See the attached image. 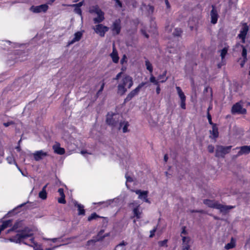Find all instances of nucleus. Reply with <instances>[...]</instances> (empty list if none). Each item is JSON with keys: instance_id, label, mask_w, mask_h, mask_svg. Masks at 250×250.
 I'll use <instances>...</instances> for the list:
<instances>
[{"instance_id": "f257e3e1", "label": "nucleus", "mask_w": 250, "mask_h": 250, "mask_svg": "<svg viewBox=\"0 0 250 250\" xmlns=\"http://www.w3.org/2000/svg\"><path fill=\"white\" fill-rule=\"evenodd\" d=\"M11 232H15L16 235L10 238V241L16 243H23L33 247L34 250H42V247L35 242L32 237V230L24 227L22 221L16 222L12 228L7 230L6 233Z\"/></svg>"}, {"instance_id": "f03ea898", "label": "nucleus", "mask_w": 250, "mask_h": 250, "mask_svg": "<svg viewBox=\"0 0 250 250\" xmlns=\"http://www.w3.org/2000/svg\"><path fill=\"white\" fill-rule=\"evenodd\" d=\"M133 84V82L132 78L128 75L125 76L122 79L121 82L117 86V93L121 95H124L127 91V88L125 87V86L129 89L132 87Z\"/></svg>"}, {"instance_id": "7ed1b4c3", "label": "nucleus", "mask_w": 250, "mask_h": 250, "mask_svg": "<svg viewBox=\"0 0 250 250\" xmlns=\"http://www.w3.org/2000/svg\"><path fill=\"white\" fill-rule=\"evenodd\" d=\"M204 203L209 207L219 209L222 212H226L234 208L233 206H223L219 204L216 201L208 199L205 200Z\"/></svg>"}, {"instance_id": "20e7f679", "label": "nucleus", "mask_w": 250, "mask_h": 250, "mask_svg": "<svg viewBox=\"0 0 250 250\" xmlns=\"http://www.w3.org/2000/svg\"><path fill=\"white\" fill-rule=\"evenodd\" d=\"M129 207L131 209L133 216L136 220L140 219L143 215V209L140 205L136 201H133L129 204Z\"/></svg>"}, {"instance_id": "39448f33", "label": "nucleus", "mask_w": 250, "mask_h": 250, "mask_svg": "<svg viewBox=\"0 0 250 250\" xmlns=\"http://www.w3.org/2000/svg\"><path fill=\"white\" fill-rule=\"evenodd\" d=\"M89 12L96 14L97 17L94 18V23H100L103 21L104 19V12L97 5L92 6L89 9Z\"/></svg>"}, {"instance_id": "423d86ee", "label": "nucleus", "mask_w": 250, "mask_h": 250, "mask_svg": "<svg viewBox=\"0 0 250 250\" xmlns=\"http://www.w3.org/2000/svg\"><path fill=\"white\" fill-rule=\"evenodd\" d=\"M120 115L112 113H108L106 117V123L108 125H111L113 128L116 129L118 125Z\"/></svg>"}, {"instance_id": "0eeeda50", "label": "nucleus", "mask_w": 250, "mask_h": 250, "mask_svg": "<svg viewBox=\"0 0 250 250\" xmlns=\"http://www.w3.org/2000/svg\"><path fill=\"white\" fill-rule=\"evenodd\" d=\"M243 102L240 101L234 104L231 108L232 114H244L247 112L246 108L243 107Z\"/></svg>"}, {"instance_id": "6e6552de", "label": "nucleus", "mask_w": 250, "mask_h": 250, "mask_svg": "<svg viewBox=\"0 0 250 250\" xmlns=\"http://www.w3.org/2000/svg\"><path fill=\"white\" fill-rule=\"evenodd\" d=\"M231 148V146H218L216 147L215 156L217 157H223L226 154L229 153Z\"/></svg>"}, {"instance_id": "1a4fd4ad", "label": "nucleus", "mask_w": 250, "mask_h": 250, "mask_svg": "<svg viewBox=\"0 0 250 250\" xmlns=\"http://www.w3.org/2000/svg\"><path fill=\"white\" fill-rule=\"evenodd\" d=\"M146 83V82H142L140 83L138 86L135 88L134 90L131 91L126 96L125 99V102H127L131 100V99L135 96L137 95L139 92L140 89Z\"/></svg>"}, {"instance_id": "9d476101", "label": "nucleus", "mask_w": 250, "mask_h": 250, "mask_svg": "<svg viewBox=\"0 0 250 250\" xmlns=\"http://www.w3.org/2000/svg\"><path fill=\"white\" fill-rule=\"evenodd\" d=\"M95 32L101 37H104L105 33L108 31L109 28L102 24H98L93 28Z\"/></svg>"}, {"instance_id": "9b49d317", "label": "nucleus", "mask_w": 250, "mask_h": 250, "mask_svg": "<svg viewBox=\"0 0 250 250\" xmlns=\"http://www.w3.org/2000/svg\"><path fill=\"white\" fill-rule=\"evenodd\" d=\"M48 8L47 4H42L39 6H32L30 10L33 13H38L41 12H45Z\"/></svg>"}, {"instance_id": "f8f14e48", "label": "nucleus", "mask_w": 250, "mask_h": 250, "mask_svg": "<svg viewBox=\"0 0 250 250\" xmlns=\"http://www.w3.org/2000/svg\"><path fill=\"white\" fill-rule=\"evenodd\" d=\"M136 194L138 195V198L144 202L150 203V201L147 198L148 192L145 190H136L134 191Z\"/></svg>"}, {"instance_id": "ddd939ff", "label": "nucleus", "mask_w": 250, "mask_h": 250, "mask_svg": "<svg viewBox=\"0 0 250 250\" xmlns=\"http://www.w3.org/2000/svg\"><path fill=\"white\" fill-rule=\"evenodd\" d=\"M53 243L54 246L53 248H46L45 250H54L56 248L59 247L64 244V241L62 238H55L50 240Z\"/></svg>"}, {"instance_id": "4468645a", "label": "nucleus", "mask_w": 250, "mask_h": 250, "mask_svg": "<svg viewBox=\"0 0 250 250\" xmlns=\"http://www.w3.org/2000/svg\"><path fill=\"white\" fill-rule=\"evenodd\" d=\"M35 161H39L48 155V153L42 150L35 151L33 153Z\"/></svg>"}, {"instance_id": "2eb2a0df", "label": "nucleus", "mask_w": 250, "mask_h": 250, "mask_svg": "<svg viewBox=\"0 0 250 250\" xmlns=\"http://www.w3.org/2000/svg\"><path fill=\"white\" fill-rule=\"evenodd\" d=\"M249 30L248 26L245 23L243 25L242 28L238 35V37L242 40V42L245 43V38Z\"/></svg>"}, {"instance_id": "dca6fc26", "label": "nucleus", "mask_w": 250, "mask_h": 250, "mask_svg": "<svg viewBox=\"0 0 250 250\" xmlns=\"http://www.w3.org/2000/svg\"><path fill=\"white\" fill-rule=\"evenodd\" d=\"M129 125V124L128 122L124 121L120 123L116 129H118V130L122 129L123 133H126L129 131V129H128Z\"/></svg>"}, {"instance_id": "f3484780", "label": "nucleus", "mask_w": 250, "mask_h": 250, "mask_svg": "<svg viewBox=\"0 0 250 250\" xmlns=\"http://www.w3.org/2000/svg\"><path fill=\"white\" fill-rule=\"evenodd\" d=\"M112 30L114 34H119L121 30V21L120 19L114 21L112 26Z\"/></svg>"}, {"instance_id": "a211bd4d", "label": "nucleus", "mask_w": 250, "mask_h": 250, "mask_svg": "<svg viewBox=\"0 0 250 250\" xmlns=\"http://www.w3.org/2000/svg\"><path fill=\"white\" fill-rule=\"evenodd\" d=\"M60 144L59 143L56 142L53 146L52 148L55 153L59 155H62L65 153V149L61 147Z\"/></svg>"}, {"instance_id": "6ab92c4d", "label": "nucleus", "mask_w": 250, "mask_h": 250, "mask_svg": "<svg viewBox=\"0 0 250 250\" xmlns=\"http://www.w3.org/2000/svg\"><path fill=\"white\" fill-rule=\"evenodd\" d=\"M210 17L211 22L212 24L216 23L218 18V15L214 6H212V9L210 12Z\"/></svg>"}, {"instance_id": "aec40b11", "label": "nucleus", "mask_w": 250, "mask_h": 250, "mask_svg": "<svg viewBox=\"0 0 250 250\" xmlns=\"http://www.w3.org/2000/svg\"><path fill=\"white\" fill-rule=\"evenodd\" d=\"M183 241V250H189V243L190 241L189 237L186 236H182Z\"/></svg>"}, {"instance_id": "412c9836", "label": "nucleus", "mask_w": 250, "mask_h": 250, "mask_svg": "<svg viewBox=\"0 0 250 250\" xmlns=\"http://www.w3.org/2000/svg\"><path fill=\"white\" fill-rule=\"evenodd\" d=\"M83 36V32L78 31L75 33L73 39L68 42V44H72L76 42L79 41Z\"/></svg>"}, {"instance_id": "4be33fe9", "label": "nucleus", "mask_w": 250, "mask_h": 250, "mask_svg": "<svg viewBox=\"0 0 250 250\" xmlns=\"http://www.w3.org/2000/svg\"><path fill=\"white\" fill-rule=\"evenodd\" d=\"M110 56L114 63H117L119 62V58L118 57V52L115 48L114 44L113 45L112 52L110 54Z\"/></svg>"}, {"instance_id": "5701e85b", "label": "nucleus", "mask_w": 250, "mask_h": 250, "mask_svg": "<svg viewBox=\"0 0 250 250\" xmlns=\"http://www.w3.org/2000/svg\"><path fill=\"white\" fill-rule=\"evenodd\" d=\"M210 133L211 138L216 139L218 137L219 132L216 125H213L212 129L210 130Z\"/></svg>"}, {"instance_id": "b1692460", "label": "nucleus", "mask_w": 250, "mask_h": 250, "mask_svg": "<svg viewBox=\"0 0 250 250\" xmlns=\"http://www.w3.org/2000/svg\"><path fill=\"white\" fill-rule=\"evenodd\" d=\"M58 191L61 196V197L59 198L58 200V202L61 204H65L66 201L65 200V195L63 192V189L62 188H60L58 189Z\"/></svg>"}, {"instance_id": "393cba45", "label": "nucleus", "mask_w": 250, "mask_h": 250, "mask_svg": "<svg viewBox=\"0 0 250 250\" xmlns=\"http://www.w3.org/2000/svg\"><path fill=\"white\" fill-rule=\"evenodd\" d=\"M240 150L238 153V155L240 156L244 154H248L250 152V146H245L241 147Z\"/></svg>"}, {"instance_id": "a878e982", "label": "nucleus", "mask_w": 250, "mask_h": 250, "mask_svg": "<svg viewBox=\"0 0 250 250\" xmlns=\"http://www.w3.org/2000/svg\"><path fill=\"white\" fill-rule=\"evenodd\" d=\"M11 225V220H9L5 221H4L2 225L0 226V234L1 231L3 230L4 229H6Z\"/></svg>"}, {"instance_id": "bb28decb", "label": "nucleus", "mask_w": 250, "mask_h": 250, "mask_svg": "<svg viewBox=\"0 0 250 250\" xmlns=\"http://www.w3.org/2000/svg\"><path fill=\"white\" fill-rule=\"evenodd\" d=\"M74 204L75 206H77L78 208V214L79 215H84L85 214V210L84 209V207L83 205L81 204H78L76 201L74 202Z\"/></svg>"}, {"instance_id": "cd10ccee", "label": "nucleus", "mask_w": 250, "mask_h": 250, "mask_svg": "<svg viewBox=\"0 0 250 250\" xmlns=\"http://www.w3.org/2000/svg\"><path fill=\"white\" fill-rule=\"evenodd\" d=\"M176 89L180 100H186V96L185 95L184 92L182 91L181 88L179 86H176Z\"/></svg>"}, {"instance_id": "c85d7f7f", "label": "nucleus", "mask_w": 250, "mask_h": 250, "mask_svg": "<svg viewBox=\"0 0 250 250\" xmlns=\"http://www.w3.org/2000/svg\"><path fill=\"white\" fill-rule=\"evenodd\" d=\"M167 71H165L162 75L158 76V81H159V83H164L167 79V77H166Z\"/></svg>"}, {"instance_id": "c756f323", "label": "nucleus", "mask_w": 250, "mask_h": 250, "mask_svg": "<svg viewBox=\"0 0 250 250\" xmlns=\"http://www.w3.org/2000/svg\"><path fill=\"white\" fill-rule=\"evenodd\" d=\"M235 246V241L233 238H231V241L229 243L226 245L225 248L226 250H229L233 248Z\"/></svg>"}, {"instance_id": "7c9ffc66", "label": "nucleus", "mask_w": 250, "mask_h": 250, "mask_svg": "<svg viewBox=\"0 0 250 250\" xmlns=\"http://www.w3.org/2000/svg\"><path fill=\"white\" fill-rule=\"evenodd\" d=\"M228 48V46H225L222 50H220V56L221 57L222 61L225 58L226 55L227 54Z\"/></svg>"}, {"instance_id": "2f4dec72", "label": "nucleus", "mask_w": 250, "mask_h": 250, "mask_svg": "<svg viewBox=\"0 0 250 250\" xmlns=\"http://www.w3.org/2000/svg\"><path fill=\"white\" fill-rule=\"evenodd\" d=\"M126 245V243L123 242L116 246L115 247V250H126L125 249V245Z\"/></svg>"}, {"instance_id": "473e14b6", "label": "nucleus", "mask_w": 250, "mask_h": 250, "mask_svg": "<svg viewBox=\"0 0 250 250\" xmlns=\"http://www.w3.org/2000/svg\"><path fill=\"white\" fill-rule=\"evenodd\" d=\"M145 64L146 67V69L149 71L150 74L152 73L153 71V67L151 63L149 62L148 60H146L145 61Z\"/></svg>"}, {"instance_id": "72a5a7b5", "label": "nucleus", "mask_w": 250, "mask_h": 250, "mask_svg": "<svg viewBox=\"0 0 250 250\" xmlns=\"http://www.w3.org/2000/svg\"><path fill=\"white\" fill-rule=\"evenodd\" d=\"M39 197L42 199L45 200L47 198V192L46 191L42 190L39 193Z\"/></svg>"}, {"instance_id": "f704fd0d", "label": "nucleus", "mask_w": 250, "mask_h": 250, "mask_svg": "<svg viewBox=\"0 0 250 250\" xmlns=\"http://www.w3.org/2000/svg\"><path fill=\"white\" fill-rule=\"evenodd\" d=\"M150 77L149 79V81L151 83H154L155 85H158L159 81L156 80L155 77L152 75V73L150 74Z\"/></svg>"}, {"instance_id": "c9c22d12", "label": "nucleus", "mask_w": 250, "mask_h": 250, "mask_svg": "<svg viewBox=\"0 0 250 250\" xmlns=\"http://www.w3.org/2000/svg\"><path fill=\"white\" fill-rule=\"evenodd\" d=\"M6 160L7 162L10 164H12L13 163L15 164V165L17 164L12 155L7 157Z\"/></svg>"}, {"instance_id": "e433bc0d", "label": "nucleus", "mask_w": 250, "mask_h": 250, "mask_svg": "<svg viewBox=\"0 0 250 250\" xmlns=\"http://www.w3.org/2000/svg\"><path fill=\"white\" fill-rule=\"evenodd\" d=\"M241 47L242 48V55L244 59H245V60H247V50H246V48L243 45H241Z\"/></svg>"}, {"instance_id": "4c0bfd02", "label": "nucleus", "mask_w": 250, "mask_h": 250, "mask_svg": "<svg viewBox=\"0 0 250 250\" xmlns=\"http://www.w3.org/2000/svg\"><path fill=\"white\" fill-rule=\"evenodd\" d=\"M99 216L96 213H94L91 214V215L88 217V220L91 221L93 219H96Z\"/></svg>"}, {"instance_id": "58836bf2", "label": "nucleus", "mask_w": 250, "mask_h": 250, "mask_svg": "<svg viewBox=\"0 0 250 250\" xmlns=\"http://www.w3.org/2000/svg\"><path fill=\"white\" fill-rule=\"evenodd\" d=\"M167 240H164L163 241H159L158 242V244L160 247H164V246L167 247Z\"/></svg>"}, {"instance_id": "ea45409f", "label": "nucleus", "mask_w": 250, "mask_h": 250, "mask_svg": "<svg viewBox=\"0 0 250 250\" xmlns=\"http://www.w3.org/2000/svg\"><path fill=\"white\" fill-rule=\"evenodd\" d=\"M104 232L103 230H101L100 231L98 235V238L97 239V241H99L100 240L102 239V238H104L106 235H102L103 233Z\"/></svg>"}, {"instance_id": "a19ab883", "label": "nucleus", "mask_w": 250, "mask_h": 250, "mask_svg": "<svg viewBox=\"0 0 250 250\" xmlns=\"http://www.w3.org/2000/svg\"><path fill=\"white\" fill-rule=\"evenodd\" d=\"M44 239H45L47 241V246H50L51 247L50 248H53V247L54 246V243H53L51 241H50V240L51 239H45V238H44Z\"/></svg>"}, {"instance_id": "79ce46f5", "label": "nucleus", "mask_w": 250, "mask_h": 250, "mask_svg": "<svg viewBox=\"0 0 250 250\" xmlns=\"http://www.w3.org/2000/svg\"><path fill=\"white\" fill-rule=\"evenodd\" d=\"M156 230H157V228L155 227V228H154V229H153L150 230V235H149L150 238H152L154 236Z\"/></svg>"}, {"instance_id": "37998d69", "label": "nucleus", "mask_w": 250, "mask_h": 250, "mask_svg": "<svg viewBox=\"0 0 250 250\" xmlns=\"http://www.w3.org/2000/svg\"><path fill=\"white\" fill-rule=\"evenodd\" d=\"M180 106L182 109H185L186 108V100H181Z\"/></svg>"}, {"instance_id": "c03bdc74", "label": "nucleus", "mask_w": 250, "mask_h": 250, "mask_svg": "<svg viewBox=\"0 0 250 250\" xmlns=\"http://www.w3.org/2000/svg\"><path fill=\"white\" fill-rule=\"evenodd\" d=\"M181 32H182V31L180 29L176 28V29H175V32L173 33V34L175 36H178L181 34Z\"/></svg>"}, {"instance_id": "a18cd8bd", "label": "nucleus", "mask_w": 250, "mask_h": 250, "mask_svg": "<svg viewBox=\"0 0 250 250\" xmlns=\"http://www.w3.org/2000/svg\"><path fill=\"white\" fill-rule=\"evenodd\" d=\"M75 7V8L74 9L75 12L80 15H81L82 11H81L80 8L77 7Z\"/></svg>"}, {"instance_id": "49530a36", "label": "nucleus", "mask_w": 250, "mask_h": 250, "mask_svg": "<svg viewBox=\"0 0 250 250\" xmlns=\"http://www.w3.org/2000/svg\"><path fill=\"white\" fill-rule=\"evenodd\" d=\"M208 150L210 153L213 152L214 146L212 145H209L208 147Z\"/></svg>"}, {"instance_id": "de8ad7c7", "label": "nucleus", "mask_w": 250, "mask_h": 250, "mask_svg": "<svg viewBox=\"0 0 250 250\" xmlns=\"http://www.w3.org/2000/svg\"><path fill=\"white\" fill-rule=\"evenodd\" d=\"M187 234V231L186 230V227H183L182 228V231L181 232V237H182V236H185L184 235H186Z\"/></svg>"}, {"instance_id": "09e8293b", "label": "nucleus", "mask_w": 250, "mask_h": 250, "mask_svg": "<svg viewBox=\"0 0 250 250\" xmlns=\"http://www.w3.org/2000/svg\"><path fill=\"white\" fill-rule=\"evenodd\" d=\"M126 56H125V55H124L121 60V63L122 64H124L125 62H126Z\"/></svg>"}, {"instance_id": "8fccbe9b", "label": "nucleus", "mask_w": 250, "mask_h": 250, "mask_svg": "<svg viewBox=\"0 0 250 250\" xmlns=\"http://www.w3.org/2000/svg\"><path fill=\"white\" fill-rule=\"evenodd\" d=\"M83 2H80L79 3H78L77 4L72 5V6L73 7H77L80 8L83 5Z\"/></svg>"}, {"instance_id": "3c124183", "label": "nucleus", "mask_w": 250, "mask_h": 250, "mask_svg": "<svg viewBox=\"0 0 250 250\" xmlns=\"http://www.w3.org/2000/svg\"><path fill=\"white\" fill-rule=\"evenodd\" d=\"M208 122L210 124V125H214V124H213L211 122V116L208 114Z\"/></svg>"}, {"instance_id": "603ef678", "label": "nucleus", "mask_w": 250, "mask_h": 250, "mask_svg": "<svg viewBox=\"0 0 250 250\" xmlns=\"http://www.w3.org/2000/svg\"><path fill=\"white\" fill-rule=\"evenodd\" d=\"M12 124H13L12 122H7V123H3V125L5 127H7V126H9L10 125H12Z\"/></svg>"}, {"instance_id": "864d4df0", "label": "nucleus", "mask_w": 250, "mask_h": 250, "mask_svg": "<svg viewBox=\"0 0 250 250\" xmlns=\"http://www.w3.org/2000/svg\"><path fill=\"white\" fill-rule=\"evenodd\" d=\"M122 72L119 73L116 76V77L114 79L115 80H118L120 77L121 76Z\"/></svg>"}, {"instance_id": "5fc2aeb1", "label": "nucleus", "mask_w": 250, "mask_h": 250, "mask_svg": "<svg viewBox=\"0 0 250 250\" xmlns=\"http://www.w3.org/2000/svg\"><path fill=\"white\" fill-rule=\"evenodd\" d=\"M157 85V87L156 88V91L157 94H159L160 92L161 89H160V85L159 84H158V85Z\"/></svg>"}, {"instance_id": "6e6d98bb", "label": "nucleus", "mask_w": 250, "mask_h": 250, "mask_svg": "<svg viewBox=\"0 0 250 250\" xmlns=\"http://www.w3.org/2000/svg\"><path fill=\"white\" fill-rule=\"evenodd\" d=\"M116 1V5H118L119 7H122V3L119 0H115Z\"/></svg>"}, {"instance_id": "4d7b16f0", "label": "nucleus", "mask_w": 250, "mask_h": 250, "mask_svg": "<svg viewBox=\"0 0 250 250\" xmlns=\"http://www.w3.org/2000/svg\"><path fill=\"white\" fill-rule=\"evenodd\" d=\"M112 202H113V201L110 200H109V201H106V202H103L102 203L103 204H105L106 206H107V205L110 204Z\"/></svg>"}, {"instance_id": "13d9d810", "label": "nucleus", "mask_w": 250, "mask_h": 250, "mask_svg": "<svg viewBox=\"0 0 250 250\" xmlns=\"http://www.w3.org/2000/svg\"><path fill=\"white\" fill-rule=\"evenodd\" d=\"M126 179L127 182H132V179L130 177H128V176H126Z\"/></svg>"}, {"instance_id": "bf43d9fd", "label": "nucleus", "mask_w": 250, "mask_h": 250, "mask_svg": "<svg viewBox=\"0 0 250 250\" xmlns=\"http://www.w3.org/2000/svg\"><path fill=\"white\" fill-rule=\"evenodd\" d=\"M104 83H103L102 85H101V88L99 90V93L102 92L103 90L104 87Z\"/></svg>"}, {"instance_id": "052dcab7", "label": "nucleus", "mask_w": 250, "mask_h": 250, "mask_svg": "<svg viewBox=\"0 0 250 250\" xmlns=\"http://www.w3.org/2000/svg\"><path fill=\"white\" fill-rule=\"evenodd\" d=\"M81 153L82 155H83L85 156V154L87 153V152L86 151L82 150V151H81Z\"/></svg>"}, {"instance_id": "680f3d73", "label": "nucleus", "mask_w": 250, "mask_h": 250, "mask_svg": "<svg viewBox=\"0 0 250 250\" xmlns=\"http://www.w3.org/2000/svg\"><path fill=\"white\" fill-rule=\"evenodd\" d=\"M247 60H245V59H244V61L241 63V66L242 67H243L244 65V64L245 63V62H246Z\"/></svg>"}, {"instance_id": "e2e57ef3", "label": "nucleus", "mask_w": 250, "mask_h": 250, "mask_svg": "<svg viewBox=\"0 0 250 250\" xmlns=\"http://www.w3.org/2000/svg\"><path fill=\"white\" fill-rule=\"evenodd\" d=\"M48 186V184H46L43 188H42V190H44V191H46V187H47Z\"/></svg>"}, {"instance_id": "0e129e2a", "label": "nucleus", "mask_w": 250, "mask_h": 250, "mask_svg": "<svg viewBox=\"0 0 250 250\" xmlns=\"http://www.w3.org/2000/svg\"><path fill=\"white\" fill-rule=\"evenodd\" d=\"M167 159H168V156L167 154H166L164 156V160L165 162H167Z\"/></svg>"}, {"instance_id": "69168bd1", "label": "nucleus", "mask_w": 250, "mask_h": 250, "mask_svg": "<svg viewBox=\"0 0 250 250\" xmlns=\"http://www.w3.org/2000/svg\"><path fill=\"white\" fill-rule=\"evenodd\" d=\"M47 0L48 1V4H51L55 1V0Z\"/></svg>"}, {"instance_id": "338daca9", "label": "nucleus", "mask_w": 250, "mask_h": 250, "mask_svg": "<svg viewBox=\"0 0 250 250\" xmlns=\"http://www.w3.org/2000/svg\"><path fill=\"white\" fill-rule=\"evenodd\" d=\"M142 32L146 38L148 37V35L146 32H144L143 31H142Z\"/></svg>"}, {"instance_id": "774afa93", "label": "nucleus", "mask_w": 250, "mask_h": 250, "mask_svg": "<svg viewBox=\"0 0 250 250\" xmlns=\"http://www.w3.org/2000/svg\"><path fill=\"white\" fill-rule=\"evenodd\" d=\"M165 2H166V3L167 4V7H168L169 6V3H168V0H166Z\"/></svg>"}]
</instances>
